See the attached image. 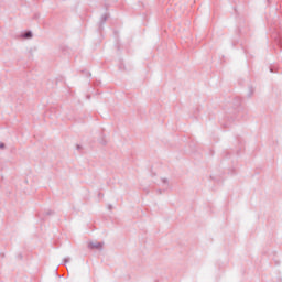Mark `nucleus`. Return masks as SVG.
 I'll return each instance as SVG.
<instances>
[{
	"label": "nucleus",
	"mask_w": 282,
	"mask_h": 282,
	"mask_svg": "<svg viewBox=\"0 0 282 282\" xmlns=\"http://www.w3.org/2000/svg\"><path fill=\"white\" fill-rule=\"evenodd\" d=\"M104 246H105V243L98 242V241L89 242V243H88L89 250H102V247H104Z\"/></svg>",
	"instance_id": "1"
},
{
	"label": "nucleus",
	"mask_w": 282,
	"mask_h": 282,
	"mask_svg": "<svg viewBox=\"0 0 282 282\" xmlns=\"http://www.w3.org/2000/svg\"><path fill=\"white\" fill-rule=\"evenodd\" d=\"M107 19H109L107 17V14L101 15V18H100V25H105V23H107Z\"/></svg>",
	"instance_id": "2"
},
{
	"label": "nucleus",
	"mask_w": 282,
	"mask_h": 282,
	"mask_svg": "<svg viewBox=\"0 0 282 282\" xmlns=\"http://www.w3.org/2000/svg\"><path fill=\"white\" fill-rule=\"evenodd\" d=\"M22 39H32L31 31H26L24 34H22Z\"/></svg>",
	"instance_id": "3"
},
{
	"label": "nucleus",
	"mask_w": 282,
	"mask_h": 282,
	"mask_svg": "<svg viewBox=\"0 0 282 282\" xmlns=\"http://www.w3.org/2000/svg\"><path fill=\"white\" fill-rule=\"evenodd\" d=\"M70 258H64V265H67V263H69Z\"/></svg>",
	"instance_id": "4"
},
{
	"label": "nucleus",
	"mask_w": 282,
	"mask_h": 282,
	"mask_svg": "<svg viewBox=\"0 0 282 282\" xmlns=\"http://www.w3.org/2000/svg\"><path fill=\"white\" fill-rule=\"evenodd\" d=\"M0 149H6V143H0Z\"/></svg>",
	"instance_id": "5"
},
{
	"label": "nucleus",
	"mask_w": 282,
	"mask_h": 282,
	"mask_svg": "<svg viewBox=\"0 0 282 282\" xmlns=\"http://www.w3.org/2000/svg\"><path fill=\"white\" fill-rule=\"evenodd\" d=\"M113 208L112 205H108V209L111 210Z\"/></svg>",
	"instance_id": "6"
},
{
	"label": "nucleus",
	"mask_w": 282,
	"mask_h": 282,
	"mask_svg": "<svg viewBox=\"0 0 282 282\" xmlns=\"http://www.w3.org/2000/svg\"><path fill=\"white\" fill-rule=\"evenodd\" d=\"M169 181L166 178L163 180V184H166Z\"/></svg>",
	"instance_id": "7"
},
{
	"label": "nucleus",
	"mask_w": 282,
	"mask_h": 282,
	"mask_svg": "<svg viewBox=\"0 0 282 282\" xmlns=\"http://www.w3.org/2000/svg\"><path fill=\"white\" fill-rule=\"evenodd\" d=\"M77 149L80 150V145H77Z\"/></svg>",
	"instance_id": "8"
},
{
	"label": "nucleus",
	"mask_w": 282,
	"mask_h": 282,
	"mask_svg": "<svg viewBox=\"0 0 282 282\" xmlns=\"http://www.w3.org/2000/svg\"><path fill=\"white\" fill-rule=\"evenodd\" d=\"M270 72H273L272 68L270 69Z\"/></svg>",
	"instance_id": "9"
}]
</instances>
